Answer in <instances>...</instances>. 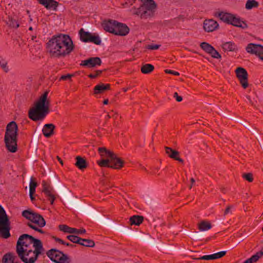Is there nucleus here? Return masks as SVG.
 <instances>
[{"instance_id":"9b49d317","label":"nucleus","mask_w":263,"mask_h":263,"mask_svg":"<svg viewBox=\"0 0 263 263\" xmlns=\"http://www.w3.org/2000/svg\"><path fill=\"white\" fill-rule=\"evenodd\" d=\"M220 20L224 23L236 27L243 29L247 27L246 23L244 21L240 20L239 17H220Z\"/></svg>"},{"instance_id":"49530a36","label":"nucleus","mask_w":263,"mask_h":263,"mask_svg":"<svg viewBox=\"0 0 263 263\" xmlns=\"http://www.w3.org/2000/svg\"><path fill=\"white\" fill-rule=\"evenodd\" d=\"M243 178L248 181L249 182H252L253 178V175L251 173L244 174L242 175Z\"/></svg>"},{"instance_id":"c85d7f7f","label":"nucleus","mask_w":263,"mask_h":263,"mask_svg":"<svg viewBox=\"0 0 263 263\" xmlns=\"http://www.w3.org/2000/svg\"><path fill=\"white\" fill-rule=\"evenodd\" d=\"M143 220V217L141 216L134 215L132 216L129 219V221L131 225L139 226L141 224Z\"/></svg>"},{"instance_id":"423d86ee","label":"nucleus","mask_w":263,"mask_h":263,"mask_svg":"<svg viewBox=\"0 0 263 263\" xmlns=\"http://www.w3.org/2000/svg\"><path fill=\"white\" fill-rule=\"evenodd\" d=\"M10 223L8 216L0 205V237L7 239L10 236Z\"/></svg>"},{"instance_id":"338daca9","label":"nucleus","mask_w":263,"mask_h":263,"mask_svg":"<svg viewBox=\"0 0 263 263\" xmlns=\"http://www.w3.org/2000/svg\"><path fill=\"white\" fill-rule=\"evenodd\" d=\"M64 245H66V246H73V245L70 244V243H66V244H65Z\"/></svg>"},{"instance_id":"7c9ffc66","label":"nucleus","mask_w":263,"mask_h":263,"mask_svg":"<svg viewBox=\"0 0 263 263\" xmlns=\"http://www.w3.org/2000/svg\"><path fill=\"white\" fill-rule=\"evenodd\" d=\"M211 224L210 222L202 221L198 223V228L200 231H205L211 228Z\"/></svg>"},{"instance_id":"412c9836","label":"nucleus","mask_w":263,"mask_h":263,"mask_svg":"<svg viewBox=\"0 0 263 263\" xmlns=\"http://www.w3.org/2000/svg\"><path fill=\"white\" fill-rule=\"evenodd\" d=\"M2 263H18L17 257L12 253L5 254L2 258Z\"/></svg>"},{"instance_id":"2eb2a0df","label":"nucleus","mask_w":263,"mask_h":263,"mask_svg":"<svg viewBox=\"0 0 263 263\" xmlns=\"http://www.w3.org/2000/svg\"><path fill=\"white\" fill-rule=\"evenodd\" d=\"M102 63L101 60L98 57H93L88 58L87 60L81 61L80 65L86 66L88 68L95 67L97 66L101 65Z\"/></svg>"},{"instance_id":"5fc2aeb1","label":"nucleus","mask_w":263,"mask_h":263,"mask_svg":"<svg viewBox=\"0 0 263 263\" xmlns=\"http://www.w3.org/2000/svg\"><path fill=\"white\" fill-rule=\"evenodd\" d=\"M55 241L57 242H59L60 243H61L62 245L66 244V242H64L62 239L57 238V237H53Z\"/></svg>"},{"instance_id":"0eeeda50","label":"nucleus","mask_w":263,"mask_h":263,"mask_svg":"<svg viewBox=\"0 0 263 263\" xmlns=\"http://www.w3.org/2000/svg\"><path fill=\"white\" fill-rule=\"evenodd\" d=\"M142 5L138 10V15L141 16H151L156 10L157 5L153 0H140Z\"/></svg>"},{"instance_id":"864d4df0","label":"nucleus","mask_w":263,"mask_h":263,"mask_svg":"<svg viewBox=\"0 0 263 263\" xmlns=\"http://www.w3.org/2000/svg\"><path fill=\"white\" fill-rule=\"evenodd\" d=\"M174 97L176 99V101L178 102H181L182 100V97L178 96L177 92L174 93Z\"/></svg>"},{"instance_id":"0e129e2a","label":"nucleus","mask_w":263,"mask_h":263,"mask_svg":"<svg viewBox=\"0 0 263 263\" xmlns=\"http://www.w3.org/2000/svg\"><path fill=\"white\" fill-rule=\"evenodd\" d=\"M108 103V100L107 99H106L104 101H103V104H105V105H106Z\"/></svg>"},{"instance_id":"b1692460","label":"nucleus","mask_w":263,"mask_h":263,"mask_svg":"<svg viewBox=\"0 0 263 263\" xmlns=\"http://www.w3.org/2000/svg\"><path fill=\"white\" fill-rule=\"evenodd\" d=\"M76 162L75 165L80 170H82L87 167V164L85 159L80 156L76 158Z\"/></svg>"},{"instance_id":"a19ab883","label":"nucleus","mask_w":263,"mask_h":263,"mask_svg":"<svg viewBox=\"0 0 263 263\" xmlns=\"http://www.w3.org/2000/svg\"><path fill=\"white\" fill-rule=\"evenodd\" d=\"M67 238L73 243L79 244L81 238L73 235H68Z\"/></svg>"},{"instance_id":"39448f33","label":"nucleus","mask_w":263,"mask_h":263,"mask_svg":"<svg viewBox=\"0 0 263 263\" xmlns=\"http://www.w3.org/2000/svg\"><path fill=\"white\" fill-rule=\"evenodd\" d=\"M43 247L34 248L23 251H19L16 253L18 257L24 263H34L37 260L39 255L43 251Z\"/></svg>"},{"instance_id":"e433bc0d","label":"nucleus","mask_w":263,"mask_h":263,"mask_svg":"<svg viewBox=\"0 0 263 263\" xmlns=\"http://www.w3.org/2000/svg\"><path fill=\"white\" fill-rule=\"evenodd\" d=\"M35 213L31 210H25L22 212V216L30 221Z\"/></svg>"},{"instance_id":"bf43d9fd","label":"nucleus","mask_w":263,"mask_h":263,"mask_svg":"<svg viewBox=\"0 0 263 263\" xmlns=\"http://www.w3.org/2000/svg\"><path fill=\"white\" fill-rule=\"evenodd\" d=\"M35 192H32V193H31V192H29V196H30V199L32 201H33L34 198L33 196V194Z\"/></svg>"},{"instance_id":"4be33fe9","label":"nucleus","mask_w":263,"mask_h":263,"mask_svg":"<svg viewBox=\"0 0 263 263\" xmlns=\"http://www.w3.org/2000/svg\"><path fill=\"white\" fill-rule=\"evenodd\" d=\"M40 4L44 5L46 8L55 10L58 6V3L53 0H37Z\"/></svg>"},{"instance_id":"dca6fc26","label":"nucleus","mask_w":263,"mask_h":263,"mask_svg":"<svg viewBox=\"0 0 263 263\" xmlns=\"http://www.w3.org/2000/svg\"><path fill=\"white\" fill-rule=\"evenodd\" d=\"M218 27L217 22L213 19H206L203 23V28L206 32H212Z\"/></svg>"},{"instance_id":"f3484780","label":"nucleus","mask_w":263,"mask_h":263,"mask_svg":"<svg viewBox=\"0 0 263 263\" xmlns=\"http://www.w3.org/2000/svg\"><path fill=\"white\" fill-rule=\"evenodd\" d=\"M117 21L112 20H105L102 23L103 29L107 32L113 34Z\"/></svg>"},{"instance_id":"69168bd1","label":"nucleus","mask_w":263,"mask_h":263,"mask_svg":"<svg viewBox=\"0 0 263 263\" xmlns=\"http://www.w3.org/2000/svg\"><path fill=\"white\" fill-rule=\"evenodd\" d=\"M117 116H118V114H117V113H115V114H114V115H112L111 116V117H114V118H117Z\"/></svg>"},{"instance_id":"6ab92c4d","label":"nucleus","mask_w":263,"mask_h":263,"mask_svg":"<svg viewBox=\"0 0 263 263\" xmlns=\"http://www.w3.org/2000/svg\"><path fill=\"white\" fill-rule=\"evenodd\" d=\"M110 168L120 169L123 166V161L114 154L110 159Z\"/></svg>"},{"instance_id":"a878e982","label":"nucleus","mask_w":263,"mask_h":263,"mask_svg":"<svg viewBox=\"0 0 263 263\" xmlns=\"http://www.w3.org/2000/svg\"><path fill=\"white\" fill-rule=\"evenodd\" d=\"M110 88L109 84H104L101 83L96 85L94 88V93L99 94L102 93L103 91Z\"/></svg>"},{"instance_id":"a18cd8bd","label":"nucleus","mask_w":263,"mask_h":263,"mask_svg":"<svg viewBox=\"0 0 263 263\" xmlns=\"http://www.w3.org/2000/svg\"><path fill=\"white\" fill-rule=\"evenodd\" d=\"M209 54L213 58L215 59H220L221 58V55L219 52L214 49L209 53Z\"/></svg>"},{"instance_id":"2f4dec72","label":"nucleus","mask_w":263,"mask_h":263,"mask_svg":"<svg viewBox=\"0 0 263 263\" xmlns=\"http://www.w3.org/2000/svg\"><path fill=\"white\" fill-rule=\"evenodd\" d=\"M79 245L87 247H93L95 245V242L91 239H80Z\"/></svg>"},{"instance_id":"4468645a","label":"nucleus","mask_w":263,"mask_h":263,"mask_svg":"<svg viewBox=\"0 0 263 263\" xmlns=\"http://www.w3.org/2000/svg\"><path fill=\"white\" fill-rule=\"evenodd\" d=\"M114 29L113 34L120 36H125L129 32V28L126 25L118 22Z\"/></svg>"},{"instance_id":"37998d69","label":"nucleus","mask_w":263,"mask_h":263,"mask_svg":"<svg viewBox=\"0 0 263 263\" xmlns=\"http://www.w3.org/2000/svg\"><path fill=\"white\" fill-rule=\"evenodd\" d=\"M0 66L6 72L9 71V68L7 66V62L4 59H0Z\"/></svg>"},{"instance_id":"3c124183","label":"nucleus","mask_w":263,"mask_h":263,"mask_svg":"<svg viewBox=\"0 0 263 263\" xmlns=\"http://www.w3.org/2000/svg\"><path fill=\"white\" fill-rule=\"evenodd\" d=\"M165 72L166 73H170V74H174V75H175V76H179V73L178 72L175 71L171 70L166 69L165 70Z\"/></svg>"},{"instance_id":"a211bd4d","label":"nucleus","mask_w":263,"mask_h":263,"mask_svg":"<svg viewBox=\"0 0 263 263\" xmlns=\"http://www.w3.org/2000/svg\"><path fill=\"white\" fill-rule=\"evenodd\" d=\"M226 254V251H223L211 255H204L198 258H193V259L196 260H215L221 258Z\"/></svg>"},{"instance_id":"ddd939ff","label":"nucleus","mask_w":263,"mask_h":263,"mask_svg":"<svg viewBox=\"0 0 263 263\" xmlns=\"http://www.w3.org/2000/svg\"><path fill=\"white\" fill-rule=\"evenodd\" d=\"M42 185L43 187V192L49 198L50 203L53 204L55 199L54 195V191L53 187L45 181H42Z\"/></svg>"},{"instance_id":"aec40b11","label":"nucleus","mask_w":263,"mask_h":263,"mask_svg":"<svg viewBox=\"0 0 263 263\" xmlns=\"http://www.w3.org/2000/svg\"><path fill=\"white\" fill-rule=\"evenodd\" d=\"M55 126L53 124H45L43 129V134L45 137L49 138L53 134Z\"/></svg>"},{"instance_id":"774afa93","label":"nucleus","mask_w":263,"mask_h":263,"mask_svg":"<svg viewBox=\"0 0 263 263\" xmlns=\"http://www.w3.org/2000/svg\"><path fill=\"white\" fill-rule=\"evenodd\" d=\"M128 89V88H123V90L124 91V92H126L127 91V90Z\"/></svg>"},{"instance_id":"cd10ccee","label":"nucleus","mask_w":263,"mask_h":263,"mask_svg":"<svg viewBox=\"0 0 263 263\" xmlns=\"http://www.w3.org/2000/svg\"><path fill=\"white\" fill-rule=\"evenodd\" d=\"M91 34L89 32L85 31L83 28L81 29L79 31L80 39L84 42H88L89 39L90 37Z\"/></svg>"},{"instance_id":"680f3d73","label":"nucleus","mask_w":263,"mask_h":263,"mask_svg":"<svg viewBox=\"0 0 263 263\" xmlns=\"http://www.w3.org/2000/svg\"><path fill=\"white\" fill-rule=\"evenodd\" d=\"M243 263H253V262L252 261L251 259L250 258L245 260V261Z\"/></svg>"},{"instance_id":"13d9d810","label":"nucleus","mask_w":263,"mask_h":263,"mask_svg":"<svg viewBox=\"0 0 263 263\" xmlns=\"http://www.w3.org/2000/svg\"><path fill=\"white\" fill-rule=\"evenodd\" d=\"M195 180H194V178H192L191 179V185L190 186V189H192V186H193V184L195 183Z\"/></svg>"},{"instance_id":"ea45409f","label":"nucleus","mask_w":263,"mask_h":263,"mask_svg":"<svg viewBox=\"0 0 263 263\" xmlns=\"http://www.w3.org/2000/svg\"><path fill=\"white\" fill-rule=\"evenodd\" d=\"M37 186V183L35 181H34L33 178L32 177L30 179V181L29 183V192L31 193L35 192V188Z\"/></svg>"},{"instance_id":"6e6d98bb","label":"nucleus","mask_w":263,"mask_h":263,"mask_svg":"<svg viewBox=\"0 0 263 263\" xmlns=\"http://www.w3.org/2000/svg\"><path fill=\"white\" fill-rule=\"evenodd\" d=\"M86 233V230L84 229H78V234H82Z\"/></svg>"},{"instance_id":"473e14b6","label":"nucleus","mask_w":263,"mask_h":263,"mask_svg":"<svg viewBox=\"0 0 263 263\" xmlns=\"http://www.w3.org/2000/svg\"><path fill=\"white\" fill-rule=\"evenodd\" d=\"M258 6V2L255 0H248L246 3L245 8L247 10H250L253 8H257Z\"/></svg>"},{"instance_id":"09e8293b","label":"nucleus","mask_w":263,"mask_h":263,"mask_svg":"<svg viewBox=\"0 0 263 263\" xmlns=\"http://www.w3.org/2000/svg\"><path fill=\"white\" fill-rule=\"evenodd\" d=\"M73 75L70 74H67L66 75H63L60 78V80L66 81L67 80H70Z\"/></svg>"},{"instance_id":"de8ad7c7","label":"nucleus","mask_w":263,"mask_h":263,"mask_svg":"<svg viewBox=\"0 0 263 263\" xmlns=\"http://www.w3.org/2000/svg\"><path fill=\"white\" fill-rule=\"evenodd\" d=\"M233 209V206L232 205H229L224 211V215L226 216L228 214H232V209Z\"/></svg>"},{"instance_id":"bb28decb","label":"nucleus","mask_w":263,"mask_h":263,"mask_svg":"<svg viewBox=\"0 0 263 263\" xmlns=\"http://www.w3.org/2000/svg\"><path fill=\"white\" fill-rule=\"evenodd\" d=\"M4 21L6 24L12 28H17L19 26L18 22L13 17H5Z\"/></svg>"},{"instance_id":"e2e57ef3","label":"nucleus","mask_w":263,"mask_h":263,"mask_svg":"<svg viewBox=\"0 0 263 263\" xmlns=\"http://www.w3.org/2000/svg\"><path fill=\"white\" fill-rule=\"evenodd\" d=\"M57 159H58V161L60 162V163L62 165H63V161L61 160V159L59 156H57Z\"/></svg>"},{"instance_id":"7ed1b4c3","label":"nucleus","mask_w":263,"mask_h":263,"mask_svg":"<svg viewBox=\"0 0 263 263\" xmlns=\"http://www.w3.org/2000/svg\"><path fill=\"white\" fill-rule=\"evenodd\" d=\"M18 127L14 121H11L6 126L5 142L8 149L14 153L17 149L16 137Z\"/></svg>"},{"instance_id":"603ef678","label":"nucleus","mask_w":263,"mask_h":263,"mask_svg":"<svg viewBox=\"0 0 263 263\" xmlns=\"http://www.w3.org/2000/svg\"><path fill=\"white\" fill-rule=\"evenodd\" d=\"M102 72L101 70H98L96 71V73L95 74H90L89 75V77L91 78H96L98 75L101 74Z\"/></svg>"},{"instance_id":"393cba45","label":"nucleus","mask_w":263,"mask_h":263,"mask_svg":"<svg viewBox=\"0 0 263 263\" xmlns=\"http://www.w3.org/2000/svg\"><path fill=\"white\" fill-rule=\"evenodd\" d=\"M99 153L103 159H110L114 153L108 151L105 147H99Z\"/></svg>"},{"instance_id":"f257e3e1","label":"nucleus","mask_w":263,"mask_h":263,"mask_svg":"<svg viewBox=\"0 0 263 263\" xmlns=\"http://www.w3.org/2000/svg\"><path fill=\"white\" fill-rule=\"evenodd\" d=\"M50 55L54 57H64L73 50V45L69 35L60 34L53 36L47 43Z\"/></svg>"},{"instance_id":"f8f14e48","label":"nucleus","mask_w":263,"mask_h":263,"mask_svg":"<svg viewBox=\"0 0 263 263\" xmlns=\"http://www.w3.org/2000/svg\"><path fill=\"white\" fill-rule=\"evenodd\" d=\"M246 50L248 53L256 54L263 61V46L258 44L250 43L247 46Z\"/></svg>"},{"instance_id":"58836bf2","label":"nucleus","mask_w":263,"mask_h":263,"mask_svg":"<svg viewBox=\"0 0 263 263\" xmlns=\"http://www.w3.org/2000/svg\"><path fill=\"white\" fill-rule=\"evenodd\" d=\"M98 164L101 167H110V159H102L100 161H98Z\"/></svg>"},{"instance_id":"f704fd0d","label":"nucleus","mask_w":263,"mask_h":263,"mask_svg":"<svg viewBox=\"0 0 263 263\" xmlns=\"http://www.w3.org/2000/svg\"><path fill=\"white\" fill-rule=\"evenodd\" d=\"M88 42H91L96 45H100L101 40L98 35L91 34L90 37L89 39Z\"/></svg>"},{"instance_id":"c756f323","label":"nucleus","mask_w":263,"mask_h":263,"mask_svg":"<svg viewBox=\"0 0 263 263\" xmlns=\"http://www.w3.org/2000/svg\"><path fill=\"white\" fill-rule=\"evenodd\" d=\"M165 149L166 154L172 159H175L177 156L179 155V153L178 151L173 149L170 147H165Z\"/></svg>"},{"instance_id":"1a4fd4ad","label":"nucleus","mask_w":263,"mask_h":263,"mask_svg":"<svg viewBox=\"0 0 263 263\" xmlns=\"http://www.w3.org/2000/svg\"><path fill=\"white\" fill-rule=\"evenodd\" d=\"M51 260L56 263H69V258L63 252L56 249H51L47 252Z\"/></svg>"},{"instance_id":"f03ea898","label":"nucleus","mask_w":263,"mask_h":263,"mask_svg":"<svg viewBox=\"0 0 263 263\" xmlns=\"http://www.w3.org/2000/svg\"><path fill=\"white\" fill-rule=\"evenodd\" d=\"M48 91L41 96L28 112V116L33 121L43 120L49 111L50 101L47 99Z\"/></svg>"},{"instance_id":"4d7b16f0","label":"nucleus","mask_w":263,"mask_h":263,"mask_svg":"<svg viewBox=\"0 0 263 263\" xmlns=\"http://www.w3.org/2000/svg\"><path fill=\"white\" fill-rule=\"evenodd\" d=\"M71 232H70V234H73V233L78 234V229H77L76 228H71Z\"/></svg>"},{"instance_id":"8fccbe9b","label":"nucleus","mask_w":263,"mask_h":263,"mask_svg":"<svg viewBox=\"0 0 263 263\" xmlns=\"http://www.w3.org/2000/svg\"><path fill=\"white\" fill-rule=\"evenodd\" d=\"M160 45H149L147 46V48L151 50H156L158 49Z\"/></svg>"},{"instance_id":"6e6552de","label":"nucleus","mask_w":263,"mask_h":263,"mask_svg":"<svg viewBox=\"0 0 263 263\" xmlns=\"http://www.w3.org/2000/svg\"><path fill=\"white\" fill-rule=\"evenodd\" d=\"M33 217V218H32L31 219L30 222H28V226L37 232L43 233L44 232L41 228L45 226L46 222L45 219L41 215L36 213L34 214Z\"/></svg>"},{"instance_id":"9d476101","label":"nucleus","mask_w":263,"mask_h":263,"mask_svg":"<svg viewBox=\"0 0 263 263\" xmlns=\"http://www.w3.org/2000/svg\"><path fill=\"white\" fill-rule=\"evenodd\" d=\"M235 73L242 87L244 89L247 88L249 85L248 82V74L247 70L245 68L240 67L235 70Z\"/></svg>"},{"instance_id":"c9c22d12","label":"nucleus","mask_w":263,"mask_h":263,"mask_svg":"<svg viewBox=\"0 0 263 263\" xmlns=\"http://www.w3.org/2000/svg\"><path fill=\"white\" fill-rule=\"evenodd\" d=\"M201 48L206 52L209 53L214 49V47L206 42L201 43L200 44Z\"/></svg>"},{"instance_id":"c03bdc74","label":"nucleus","mask_w":263,"mask_h":263,"mask_svg":"<svg viewBox=\"0 0 263 263\" xmlns=\"http://www.w3.org/2000/svg\"><path fill=\"white\" fill-rule=\"evenodd\" d=\"M215 16H234L231 13H228L226 11H218L215 14Z\"/></svg>"},{"instance_id":"052dcab7","label":"nucleus","mask_w":263,"mask_h":263,"mask_svg":"<svg viewBox=\"0 0 263 263\" xmlns=\"http://www.w3.org/2000/svg\"><path fill=\"white\" fill-rule=\"evenodd\" d=\"M175 160H177V161H178L179 162H182V163L183 162V159H182L181 158H179V156H177V157H176V158L175 159Z\"/></svg>"},{"instance_id":"4c0bfd02","label":"nucleus","mask_w":263,"mask_h":263,"mask_svg":"<svg viewBox=\"0 0 263 263\" xmlns=\"http://www.w3.org/2000/svg\"><path fill=\"white\" fill-rule=\"evenodd\" d=\"M263 255V248L261 250L257 252L255 255H253L250 259L253 263L256 262Z\"/></svg>"},{"instance_id":"20e7f679","label":"nucleus","mask_w":263,"mask_h":263,"mask_svg":"<svg viewBox=\"0 0 263 263\" xmlns=\"http://www.w3.org/2000/svg\"><path fill=\"white\" fill-rule=\"evenodd\" d=\"M42 247H43V245L40 240L34 238L31 235L25 234L21 235L17 241L16 252L18 253L19 251H24L25 249L42 248Z\"/></svg>"},{"instance_id":"79ce46f5","label":"nucleus","mask_w":263,"mask_h":263,"mask_svg":"<svg viewBox=\"0 0 263 263\" xmlns=\"http://www.w3.org/2000/svg\"><path fill=\"white\" fill-rule=\"evenodd\" d=\"M59 229L60 231H63L65 233H70L71 232V227H68L65 224H60L59 226Z\"/></svg>"},{"instance_id":"72a5a7b5","label":"nucleus","mask_w":263,"mask_h":263,"mask_svg":"<svg viewBox=\"0 0 263 263\" xmlns=\"http://www.w3.org/2000/svg\"><path fill=\"white\" fill-rule=\"evenodd\" d=\"M154 69V67L152 64H146L143 65L141 68V71L143 73L147 74L151 72Z\"/></svg>"},{"instance_id":"5701e85b","label":"nucleus","mask_w":263,"mask_h":263,"mask_svg":"<svg viewBox=\"0 0 263 263\" xmlns=\"http://www.w3.org/2000/svg\"><path fill=\"white\" fill-rule=\"evenodd\" d=\"M221 47L224 51L236 52L238 50L237 45L231 42H227L223 43Z\"/></svg>"}]
</instances>
